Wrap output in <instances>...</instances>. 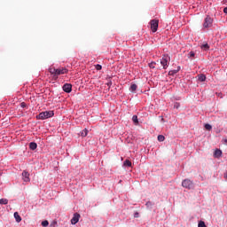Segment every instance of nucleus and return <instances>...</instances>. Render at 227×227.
I'll return each mask as SVG.
<instances>
[{
    "label": "nucleus",
    "mask_w": 227,
    "mask_h": 227,
    "mask_svg": "<svg viewBox=\"0 0 227 227\" xmlns=\"http://www.w3.org/2000/svg\"><path fill=\"white\" fill-rule=\"evenodd\" d=\"M124 166H127L128 168H130L132 166V162L129 160H126L124 161Z\"/></svg>",
    "instance_id": "obj_20"
},
{
    "label": "nucleus",
    "mask_w": 227,
    "mask_h": 227,
    "mask_svg": "<svg viewBox=\"0 0 227 227\" xmlns=\"http://www.w3.org/2000/svg\"><path fill=\"white\" fill-rule=\"evenodd\" d=\"M81 218V215L78 213H74L73 218L71 219L72 224H77L79 223V219Z\"/></svg>",
    "instance_id": "obj_7"
},
{
    "label": "nucleus",
    "mask_w": 227,
    "mask_h": 227,
    "mask_svg": "<svg viewBox=\"0 0 227 227\" xmlns=\"http://www.w3.org/2000/svg\"><path fill=\"white\" fill-rule=\"evenodd\" d=\"M194 56H195L194 51H191V52L189 53V58H194Z\"/></svg>",
    "instance_id": "obj_29"
},
{
    "label": "nucleus",
    "mask_w": 227,
    "mask_h": 227,
    "mask_svg": "<svg viewBox=\"0 0 227 227\" xmlns=\"http://www.w3.org/2000/svg\"><path fill=\"white\" fill-rule=\"evenodd\" d=\"M165 139H166V137L163 135L158 136V141H160V143H162Z\"/></svg>",
    "instance_id": "obj_22"
},
{
    "label": "nucleus",
    "mask_w": 227,
    "mask_h": 227,
    "mask_svg": "<svg viewBox=\"0 0 227 227\" xmlns=\"http://www.w3.org/2000/svg\"><path fill=\"white\" fill-rule=\"evenodd\" d=\"M224 178H227V173L224 175Z\"/></svg>",
    "instance_id": "obj_36"
},
{
    "label": "nucleus",
    "mask_w": 227,
    "mask_h": 227,
    "mask_svg": "<svg viewBox=\"0 0 227 227\" xmlns=\"http://www.w3.org/2000/svg\"><path fill=\"white\" fill-rule=\"evenodd\" d=\"M150 26L153 33H157V29H159V20H152L150 21Z\"/></svg>",
    "instance_id": "obj_4"
},
{
    "label": "nucleus",
    "mask_w": 227,
    "mask_h": 227,
    "mask_svg": "<svg viewBox=\"0 0 227 227\" xmlns=\"http://www.w3.org/2000/svg\"><path fill=\"white\" fill-rule=\"evenodd\" d=\"M0 205H8L7 199H0Z\"/></svg>",
    "instance_id": "obj_18"
},
{
    "label": "nucleus",
    "mask_w": 227,
    "mask_h": 227,
    "mask_svg": "<svg viewBox=\"0 0 227 227\" xmlns=\"http://www.w3.org/2000/svg\"><path fill=\"white\" fill-rule=\"evenodd\" d=\"M20 106H21V107H26V104L24 103V102H22L21 104H20Z\"/></svg>",
    "instance_id": "obj_32"
},
{
    "label": "nucleus",
    "mask_w": 227,
    "mask_h": 227,
    "mask_svg": "<svg viewBox=\"0 0 227 227\" xmlns=\"http://www.w3.org/2000/svg\"><path fill=\"white\" fill-rule=\"evenodd\" d=\"M14 219H16V223H20V221H22V217L20 216L19 212L14 213Z\"/></svg>",
    "instance_id": "obj_12"
},
{
    "label": "nucleus",
    "mask_w": 227,
    "mask_h": 227,
    "mask_svg": "<svg viewBox=\"0 0 227 227\" xmlns=\"http://www.w3.org/2000/svg\"><path fill=\"white\" fill-rule=\"evenodd\" d=\"M96 70H100L102 68V66L100 64H98L95 66Z\"/></svg>",
    "instance_id": "obj_28"
},
{
    "label": "nucleus",
    "mask_w": 227,
    "mask_h": 227,
    "mask_svg": "<svg viewBox=\"0 0 227 227\" xmlns=\"http://www.w3.org/2000/svg\"><path fill=\"white\" fill-rule=\"evenodd\" d=\"M22 177H23V182H30V178H29V172L24 170L22 172Z\"/></svg>",
    "instance_id": "obj_9"
},
{
    "label": "nucleus",
    "mask_w": 227,
    "mask_h": 227,
    "mask_svg": "<svg viewBox=\"0 0 227 227\" xmlns=\"http://www.w3.org/2000/svg\"><path fill=\"white\" fill-rule=\"evenodd\" d=\"M178 72H180V67H178L176 70L169 71L168 75H175V74H178Z\"/></svg>",
    "instance_id": "obj_15"
},
{
    "label": "nucleus",
    "mask_w": 227,
    "mask_h": 227,
    "mask_svg": "<svg viewBox=\"0 0 227 227\" xmlns=\"http://www.w3.org/2000/svg\"><path fill=\"white\" fill-rule=\"evenodd\" d=\"M49 72L51 75H53L54 79H57L56 75H57L58 69H56L55 67H50Z\"/></svg>",
    "instance_id": "obj_10"
},
{
    "label": "nucleus",
    "mask_w": 227,
    "mask_h": 227,
    "mask_svg": "<svg viewBox=\"0 0 227 227\" xmlns=\"http://www.w3.org/2000/svg\"><path fill=\"white\" fill-rule=\"evenodd\" d=\"M42 226H43V227L49 226V221H47V220L43 221L42 222Z\"/></svg>",
    "instance_id": "obj_23"
},
{
    "label": "nucleus",
    "mask_w": 227,
    "mask_h": 227,
    "mask_svg": "<svg viewBox=\"0 0 227 227\" xmlns=\"http://www.w3.org/2000/svg\"><path fill=\"white\" fill-rule=\"evenodd\" d=\"M206 130H212V125L210 124H205Z\"/></svg>",
    "instance_id": "obj_26"
},
{
    "label": "nucleus",
    "mask_w": 227,
    "mask_h": 227,
    "mask_svg": "<svg viewBox=\"0 0 227 227\" xmlns=\"http://www.w3.org/2000/svg\"><path fill=\"white\" fill-rule=\"evenodd\" d=\"M182 186L184 187V189H194V183H192L191 179H184L182 182Z\"/></svg>",
    "instance_id": "obj_3"
},
{
    "label": "nucleus",
    "mask_w": 227,
    "mask_h": 227,
    "mask_svg": "<svg viewBox=\"0 0 227 227\" xmlns=\"http://www.w3.org/2000/svg\"><path fill=\"white\" fill-rule=\"evenodd\" d=\"M199 77V81H200V82H205V81H207V76H205V74H201L198 75Z\"/></svg>",
    "instance_id": "obj_13"
},
{
    "label": "nucleus",
    "mask_w": 227,
    "mask_h": 227,
    "mask_svg": "<svg viewBox=\"0 0 227 227\" xmlns=\"http://www.w3.org/2000/svg\"><path fill=\"white\" fill-rule=\"evenodd\" d=\"M223 12L227 13V7L223 9Z\"/></svg>",
    "instance_id": "obj_34"
},
{
    "label": "nucleus",
    "mask_w": 227,
    "mask_h": 227,
    "mask_svg": "<svg viewBox=\"0 0 227 227\" xmlns=\"http://www.w3.org/2000/svg\"><path fill=\"white\" fill-rule=\"evenodd\" d=\"M65 74H68V69H67V67L57 68L56 79H58L59 75H63Z\"/></svg>",
    "instance_id": "obj_6"
},
{
    "label": "nucleus",
    "mask_w": 227,
    "mask_h": 227,
    "mask_svg": "<svg viewBox=\"0 0 227 227\" xmlns=\"http://www.w3.org/2000/svg\"><path fill=\"white\" fill-rule=\"evenodd\" d=\"M132 121L133 123H135L136 125H137L139 123V121L137 120V115H133L132 117Z\"/></svg>",
    "instance_id": "obj_16"
},
{
    "label": "nucleus",
    "mask_w": 227,
    "mask_h": 227,
    "mask_svg": "<svg viewBox=\"0 0 227 227\" xmlns=\"http://www.w3.org/2000/svg\"><path fill=\"white\" fill-rule=\"evenodd\" d=\"M58 226V222L54 221L50 224V227H56Z\"/></svg>",
    "instance_id": "obj_27"
},
{
    "label": "nucleus",
    "mask_w": 227,
    "mask_h": 227,
    "mask_svg": "<svg viewBox=\"0 0 227 227\" xmlns=\"http://www.w3.org/2000/svg\"><path fill=\"white\" fill-rule=\"evenodd\" d=\"M88 129H83L82 132H81V136H82V137H86V136H88Z\"/></svg>",
    "instance_id": "obj_17"
},
{
    "label": "nucleus",
    "mask_w": 227,
    "mask_h": 227,
    "mask_svg": "<svg viewBox=\"0 0 227 227\" xmlns=\"http://www.w3.org/2000/svg\"><path fill=\"white\" fill-rule=\"evenodd\" d=\"M201 49H203V51H208V49H210V46H208V43H205L201 45Z\"/></svg>",
    "instance_id": "obj_21"
},
{
    "label": "nucleus",
    "mask_w": 227,
    "mask_h": 227,
    "mask_svg": "<svg viewBox=\"0 0 227 227\" xmlns=\"http://www.w3.org/2000/svg\"><path fill=\"white\" fill-rule=\"evenodd\" d=\"M198 227H207V225L205 224V222L200 221L199 224H198Z\"/></svg>",
    "instance_id": "obj_24"
},
{
    "label": "nucleus",
    "mask_w": 227,
    "mask_h": 227,
    "mask_svg": "<svg viewBox=\"0 0 227 227\" xmlns=\"http://www.w3.org/2000/svg\"><path fill=\"white\" fill-rule=\"evenodd\" d=\"M63 91H65L66 93H70L72 91V84H70V83L64 84Z\"/></svg>",
    "instance_id": "obj_8"
},
{
    "label": "nucleus",
    "mask_w": 227,
    "mask_h": 227,
    "mask_svg": "<svg viewBox=\"0 0 227 227\" xmlns=\"http://www.w3.org/2000/svg\"><path fill=\"white\" fill-rule=\"evenodd\" d=\"M129 90L130 91H136V90H137V85L135 83L131 84Z\"/></svg>",
    "instance_id": "obj_19"
},
{
    "label": "nucleus",
    "mask_w": 227,
    "mask_h": 227,
    "mask_svg": "<svg viewBox=\"0 0 227 227\" xmlns=\"http://www.w3.org/2000/svg\"><path fill=\"white\" fill-rule=\"evenodd\" d=\"M214 22V20L210 18L209 16L206 17L203 23V27L208 28L212 27V24Z\"/></svg>",
    "instance_id": "obj_5"
},
{
    "label": "nucleus",
    "mask_w": 227,
    "mask_h": 227,
    "mask_svg": "<svg viewBox=\"0 0 227 227\" xmlns=\"http://www.w3.org/2000/svg\"><path fill=\"white\" fill-rule=\"evenodd\" d=\"M145 205L146 207H152V202L148 201Z\"/></svg>",
    "instance_id": "obj_31"
},
{
    "label": "nucleus",
    "mask_w": 227,
    "mask_h": 227,
    "mask_svg": "<svg viewBox=\"0 0 227 227\" xmlns=\"http://www.w3.org/2000/svg\"><path fill=\"white\" fill-rule=\"evenodd\" d=\"M155 65H158V63L157 62H151L149 64V67H150V68H155Z\"/></svg>",
    "instance_id": "obj_25"
},
{
    "label": "nucleus",
    "mask_w": 227,
    "mask_h": 227,
    "mask_svg": "<svg viewBox=\"0 0 227 227\" xmlns=\"http://www.w3.org/2000/svg\"><path fill=\"white\" fill-rule=\"evenodd\" d=\"M174 107L176 109H178L180 107V104L179 103H175Z\"/></svg>",
    "instance_id": "obj_30"
},
{
    "label": "nucleus",
    "mask_w": 227,
    "mask_h": 227,
    "mask_svg": "<svg viewBox=\"0 0 227 227\" xmlns=\"http://www.w3.org/2000/svg\"><path fill=\"white\" fill-rule=\"evenodd\" d=\"M157 63H160L161 67H163L164 70H166V68H168L169 66V56L164 55L160 61L157 60Z\"/></svg>",
    "instance_id": "obj_2"
},
{
    "label": "nucleus",
    "mask_w": 227,
    "mask_h": 227,
    "mask_svg": "<svg viewBox=\"0 0 227 227\" xmlns=\"http://www.w3.org/2000/svg\"><path fill=\"white\" fill-rule=\"evenodd\" d=\"M221 155H223V151L216 149L214 153V156L216 157L217 159H219V157H221Z\"/></svg>",
    "instance_id": "obj_11"
},
{
    "label": "nucleus",
    "mask_w": 227,
    "mask_h": 227,
    "mask_svg": "<svg viewBox=\"0 0 227 227\" xmlns=\"http://www.w3.org/2000/svg\"><path fill=\"white\" fill-rule=\"evenodd\" d=\"M137 215H139V214H137H137H135V217H137Z\"/></svg>",
    "instance_id": "obj_35"
},
{
    "label": "nucleus",
    "mask_w": 227,
    "mask_h": 227,
    "mask_svg": "<svg viewBox=\"0 0 227 227\" xmlns=\"http://www.w3.org/2000/svg\"><path fill=\"white\" fill-rule=\"evenodd\" d=\"M52 116H54L53 111H44L36 115V118L37 120H47L49 118H52Z\"/></svg>",
    "instance_id": "obj_1"
},
{
    "label": "nucleus",
    "mask_w": 227,
    "mask_h": 227,
    "mask_svg": "<svg viewBox=\"0 0 227 227\" xmlns=\"http://www.w3.org/2000/svg\"><path fill=\"white\" fill-rule=\"evenodd\" d=\"M223 143H224V145H227V138H223Z\"/></svg>",
    "instance_id": "obj_33"
},
{
    "label": "nucleus",
    "mask_w": 227,
    "mask_h": 227,
    "mask_svg": "<svg viewBox=\"0 0 227 227\" xmlns=\"http://www.w3.org/2000/svg\"><path fill=\"white\" fill-rule=\"evenodd\" d=\"M29 148H30V150H36V148H38V145H36V143H35V142H31L29 144Z\"/></svg>",
    "instance_id": "obj_14"
}]
</instances>
